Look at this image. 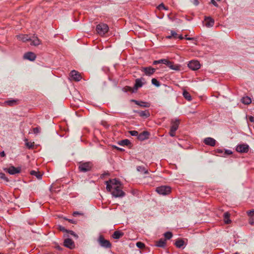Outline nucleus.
<instances>
[{
    "instance_id": "obj_1",
    "label": "nucleus",
    "mask_w": 254,
    "mask_h": 254,
    "mask_svg": "<svg viewBox=\"0 0 254 254\" xmlns=\"http://www.w3.org/2000/svg\"><path fill=\"white\" fill-rule=\"evenodd\" d=\"M106 189L115 197H123L125 193L121 190V183L117 179L110 180L106 182Z\"/></svg>"
},
{
    "instance_id": "obj_2",
    "label": "nucleus",
    "mask_w": 254,
    "mask_h": 254,
    "mask_svg": "<svg viewBox=\"0 0 254 254\" xmlns=\"http://www.w3.org/2000/svg\"><path fill=\"white\" fill-rule=\"evenodd\" d=\"M93 166V164L91 162H80L79 163L78 169L80 172H87L90 171Z\"/></svg>"
},
{
    "instance_id": "obj_3",
    "label": "nucleus",
    "mask_w": 254,
    "mask_h": 254,
    "mask_svg": "<svg viewBox=\"0 0 254 254\" xmlns=\"http://www.w3.org/2000/svg\"><path fill=\"white\" fill-rule=\"evenodd\" d=\"M96 29L98 34L101 36H103L108 32L109 27L106 24L101 23L96 26Z\"/></svg>"
},
{
    "instance_id": "obj_4",
    "label": "nucleus",
    "mask_w": 254,
    "mask_h": 254,
    "mask_svg": "<svg viewBox=\"0 0 254 254\" xmlns=\"http://www.w3.org/2000/svg\"><path fill=\"white\" fill-rule=\"evenodd\" d=\"M97 242L99 245L104 248L109 249L112 247V244L110 242L107 240L105 239L102 235H100L97 239Z\"/></svg>"
},
{
    "instance_id": "obj_5",
    "label": "nucleus",
    "mask_w": 254,
    "mask_h": 254,
    "mask_svg": "<svg viewBox=\"0 0 254 254\" xmlns=\"http://www.w3.org/2000/svg\"><path fill=\"white\" fill-rule=\"evenodd\" d=\"M156 191L161 195H168L171 191V188L169 186H161L156 188Z\"/></svg>"
},
{
    "instance_id": "obj_6",
    "label": "nucleus",
    "mask_w": 254,
    "mask_h": 254,
    "mask_svg": "<svg viewBox=\"0 0 254 254\" xmlns=\"http://www.w3.org/2000/svg\"><path fill=\"white\" fill-rule=\"evenodd\" d=\"M249 149V146L245 143L238 144L236 148V151L240 153H247Z\"/></svg>"
},
{
    "instance_id": "obj_7",
    "label": "nucleus",
    "mask_w": 254,
    "mask_h": 254,
    "mask_svg": "<svg viewBox=\"0 0 254 254\" xmlns=\"http://www.w3.org/2000/svg\"><path fill=\"white\" fill-rule=\"evenodd\" d=\"M3 170L10 175H15L20 173L21 169L20 168H15L11 166L8 168H4Z\"/></svg>"
},
{
    "instance_id": "obj_8",
    "label": "nucleus",
    "mask_w": 254,
    "mask_h": 254,
    "mask_svg": "<svg viewBox=\"0 0 254 254\" xmlns=\"http://www.w3.org/2000/svg\"><path fill=\"white\" fill-rule=\"evenodd\" d=\"M188 67L193 70H196L200 67V64L197 61H191L188 64Z\"/></svg>"
},
{
    "instance_id": "obj_9",
    "label": "nucleus",
    "mask_w": 254,
    "mask_h": 254,
    "mask_svg": "<svg viewBox=\"0 0 254 254\" xmlns=\"http://www.w3.org/2000/svg\"><path fill=\"white\" fill-rule=\"evenodd\" d=\"M141 70L144 72L145 75L150 76L155 72L156 70L155 68L151 66H149L143 67Z\"/></svg>"
},
{
    "instance_id": "obj_10",
    "label": "nucleus",
    "mask_w": 254,
    "mask_h": 254,
    "mask_svg": "<svg viewBox=\"0 0 254 254\" xmlns=\"http://www.w3.org/2000/svg\"><path fill=\"white\" fill-rule=\"evenodd\" d=\"M70 75L72 79L76 81H79L81 79V76L80 73L74 70L70 72Z\"/></svg>"
},
{
    "instance_id": "obj_11",
    "label": "nucleus",
    "mask_w": 254,
    "mask_h": 254,
    "mask_svg": "<svg viewBox=\"0 0 254 254\" xmlns=\"http://www.w3.org/2000/svg\"><path fill=\"white\" fill-rule=\"evenodd\" d=\"M64 246L70 249H72L74 248V243L71 239L66 238L64 241Z\"/></svg>"
},
{
    "instance_id": "obj_12",
    "label": "nucleus",
    "mask_w": 254,
    "mask_h": 254,
    "mask_svg": "<svg viewBox=\"0 0 254 254\" xmlns=\"http://www.w3.org/2000/svg\"><path fill=\"white\" fill-rule=\"evenodd\" d=\"M180 124V121L178 119L172 120L171 121V126L170 129L176 131L178 127Z\"/></svg>"
},
{
    "instance_id": "obj_13",
    "label": "nucleus",
    "mask_w": 254,
    "mask_h": 254,
    "mask_svg": "<svg viewBox=\"0 0 254 254\" xmlns=\"http://www.w3.org/2000/svg\"><path fill=\"white\" fill-rule=\"evenodd\" d=\"M216 140L211 137H206L204 139V143L210 146H214L216 144Z\"/></svg>"
},
{
    "instance_id": "obj_14",
    "label": "nucleus",
    "mask_w": 254,
    "mask_h": 254,
    "mask_svg": "<svg viewBox=\"0 0 254 254\" xmlns=\"http://www.w3.org/2000/svg\"><path fill=\"white\" fill-rule=\"evenodd\" d=\"M149 133L147 131H144L138 135L137 138L142 141L149 138Z\"/></svg>"
},
{
    "instance_id": "obj_15",
    "label": "nucleus",
    "mask_w": 254,
    "mask_h": 254,
    "mask_svg": "<svg viewBox=\"0 0 254 254\" xmlns=\"http://www.w3.org/2000/svg\"><path fill=\"white\" fill-rule=\"evenodd\" d=\"M36 58V55L32 52H28L24 54V58L27 60H29L31 61H33Z\"/></svg>"
},
{
    "instance_id": "obj_16",
    "label": "nucleus",
    "mask_w": 254,
    "mask_h": 254,
    "mask_svg": "<svg viewBox=\"0 0 254 254\" xmlns=\"http://www.w3.org/2000/svg\"><path fill=\"white\" fill-rule=\"evenodd\" d=\"M205 26L207 27H212L214 24V20L211 17H205Z\"/></svg>"
},
{
    "instance_id": "obj_17",
    "label": "nucleus",
    "mask_w": 254,
    "mask_h": 254,
    "mask_svg": "<svg viewBox=\"0 0 254 254\" xmlns=\"http://www.w3.org/2000/svg\"><path fill=\"white\" fill-rule=\"evenodd\" d=\"M142 80H144L143 78H137L135 80V83L134 86V89L137 90L139 87H141L143 85Z\"/></svg>"
},
{
    "instance_id": "obj_18",
    "label": "nucleus",
    "mask_w": 254,
    "mask_h": 254,
    "mask_svg": "<svg viewBox=\"0 0 254 254\" xmlns=\"http://www.w3.org/2000/svg\"><path fill=\"white\" fill-rule=\"evenodd\" d=\"M17 39L22 42H26L30 40V38L27 35H17Z\"/></svg>"
},
{
    "instance_id": "obj_19",
    "label": "nucleus",
    "mask_w": 254,
    "mask_h": 254,
    "mask_svg": "<svg viewBox=\"0 0 254 254\" xmlns=\"http://www.w3.org/2000/svg\"><path fill=\"white\" fill-rule=\"evenodd\" d=\"M30 41H31V45L38 46L41 43L40 40L37 37H34L32 39L30 38Z\"/></svg>"
},
{
    "instance_id": "obj_20",
    "label": "nucleus",
    "mask_w": 254,
    "mask_h": 254,
    "mask_svg": "<svg viewBox=\"0 0 254 254\" xmlns=\"http://www.w3.org/2000/svg\"><path fill=\"white\" fill-rule=\"evenodd\" d=\"M124 235V233L119 231H116L112 235V237L115 239H119Z\"/></svg>"
},
{
    "instance_id": "obj_21",
    "label": "nucleus",
    "mask_w": 254,
    "mask_h": 254,
    "mask_svg": "<svg viewBox=\"0 0 254 254\" xmlns=\"http://www.w3.org/2000/svg\"><path fill=\"white\" fill-rule=\"evenodd\" d=\"M155 246L158 247L164 248L166 246V240L160 239L156 242Z\"/></svg>"
},
{
    "instance_id": "obj_22",
    "label": "nucleus",
    "mask_w": 254,
    "mask_h": 254,
    "mask_svg": "<svg viewBox=\"0 0 254 254\" xmlns=\"http://www.w3.org/2000/svg\"><path fill=\"white\" fill-rule=\"evenodd\" d=\"M230 216V214L228 212H226L224 213V215H223L224 221L225 223H226V224L230 223L231 221L229 218Z\"/></svg>"
},
{
    "instance_id": "obj_23",
    "label": "nucleus",
    "mask_w": 254,
    "mask_h": 254,
    "mask_svg": "<svg viewBox=\"0 0 254 254\" xmlns=\"http://www.w3.org/2000/svg\"><path fill=\"white\" fill-rule=\"evenodd\" d=\"M139 115L144 118H147L150 116V114L148 111H142L138 112Z\"/></svg>"
},
{
    "instance_id": "obj_24",
    "label": "nucleus",
    "mask_w": 254,
    "mask_h": 254,
    "mask_svg": "<svg viewBox=\"0 0 254 254\" xmlns=\"http://www.w3.org/2000/svg\"><path fill=\"white\" fill-rule=\"evenodd\" d=\"M136 170H137V171L141 173H143V174H148V171L147 169H146L143 166H137L136 167Z\"/></svg>"
},
{
    "instance_id": "obj_25",
    "label": "nucleus",
    "mask_w": 254,
    "mask_h": 254,
    "mask_svg": "<svg viewBox=\"0 0 254 254\" xmlns=\"http://www.w3.org/2000/svg\"><path fill=\"white\" fill-rule=\"evenodd\" d=\"M241 101L244 104L249 105L252 102V100L250 97L246 96L242 98Z\"/></svg>"
},
{
    "instance_id": "obj_26",
    "label": "nucleus",
    "mask_w": 254,
    "mask_h": 254,
    "mask_svg": "<svg viewBox=\"0 0 254 254\" xmlns=\"http://www.w3.org/2000/svg\"><path fill=\"white\" fill-rule=\"evenodd\" d=\"M30 174L31 175L35 176L38 179L40 180L42 179V175H41L39 172H37L35 170H32L30 172Z\"/></svg>"
},
{
    "instance_id": "obj_27",
    "label": "nucleus",
    "mask_w": 254,
    "mask_h": 254,
    "mask_svg": "<svg viewBox=\"0 0 254 254\" xmlns=\"http://www.w3.org/2000/svg\"><path fill=\"white\" fill-rule=\"evenodd\" d=\"M136 105H138L141 107H149L150 104L149 103L145 102H138L137 101H134Z\"/></svg>"
},
{
    "instance_id": "obj_28",
    "label": "nucleus",
    "mask_w": 254,
    "mask_h": 254,
    "mask_svg": "<svg viewBox=\"0 0 254 254\" xmlns=\"http://www.w3.org/2000/svg\"><path fill=\"white\" fill-rule=\"evenodd\" d=\"M168 67H169L172 69L174 70H178V66L177 65H174L173 63L171 61H168V63L166 65Z\"/></svg>"
},
{
    "instance_id": "obj_29",
    "label": "nucleus",
    "mask_w": 254,
    "mask_h": 254,
    "mask_svg": "<svg viewBox=\"0 0 254 254\" xmlns=\"http://www.w3.org/2000/svg\"><path fill=\"white\" fill-rule=\"evenodd\" d=\"M183 94L184 98L186 99L187 100L189 101L191 100V97L188 92H187V91H184Z\"/></svg>"
},
{
    "instance_id": "obj_30",
    "label": "nucleus",
    "mask_w": 254,
    "mask_h": 254,
    "mask_svg": "<svg viewBox=\"0 0 254 254\" xmlns=\"http://www.w3.org/2000/svg\"><path fill=\"white\" fill-rule=\"evenodd\" d=\"M184 244V242L182 240H178L175 242V245L177 248H181Z\"/></svg>"
},
{
    "instance_id": "obj_31",
    "label": "nucleus",
    "mask_w": 254,
    "mask_h": 254,
    "mask_svg": "<svg viewBox=\"0 0 254 254\" xmlns=\"http://www.w3.org/2000/svg\"><path fill=\"white\" fill-rule=\"evenodd\" d=\"M25 141H26V146L29 148V149H31L34 146V142H28V140L27 139H26L25 140Z\"/></svg>"
},
{
    "instance_id": "obj_32",
    "label": "nucleus",
    "mask_w": 254,
    "mask_h": 254,
    "mask_svg": "<svg viewBox=\"0 0 254 254\" xmlns=\"http://www.w3.org/2000/svg\"><path fill=\"white\" fill-rule=\"evenodd\" d=\"M151 82L152 84L154 85L156 87H159L160 85V82L156 78H152Z\"/></svg>"
},
{
    "instance_id": "obj_33",
    "label": "nucleus",
    "mask_w": 254,
    "mask_h": 254,
    "mask_svg": "<svg viewBox=\"0 0 254 254\" xmlns=\"http://www.w3.org/2000/svg\"><path fill=\"white\" fill-rule=\"evenodd\" d=\"M5 104L9 106H12L16 103L15 100H10L5 101Z\"/></svg>"
},
{
    "instance_id": "obj_34",
    "label": "nucleus",
    "mask_w": 254,
    "mask_h": 254,
    "mask_svg": "<svg viewBox=\"0 0 254 254\" xmlns=\"http://www.w3.org/2000/svg\"><path fill=\"white\" fill-rule=\"evenodd\" d=\"M0 179L4 180L6 182L9 181L8 178L5 176V174L3 173H0Z\"/></svg>"
},
{
    "instance_id": "obj_35",
    "label": "nucleus",
    "mask_w": 254,
    "mask_h": 254,
    "mask_svg": "<svg viewBox=\"0 0 254 254\" xmlns=\"http://www.w3.org/2000/svg\"><path fill=\"white\" fill-rule=\"evenodd\" d=\"M130 143V141L128 139H124L121 141V143H120L122 145H126L127 146Z\"/></svg>"
},
{
    "instance_id": "obj_36",
    "label": "nucleus",
    "mask_w": 254,
    "mask_h": 254,
    "mask_svg": "<svg viewBox=\"0 0 254 254\" xmlns=\"http://www.w3.org/2000/svg\"><path fill=\"white\" fill-rule=\"evenodd\" d=\"M164 236L166 239L169 240L172 237L173 235L171 232H167L164 234Z\"/></svg>"
},
{
    "instance_id": "obj_37",
    "label": "nucleus",
    "mask_w": 254,
    "mask_h": 254,
    "mask_svg": "<svg viewBox=\"0 0 254 254\" xmlns=\"http://www.w3.org/2000/svg\"><path fill=\"white\" fill-rule=\"evenodd\" d=\"M41 131V128L40 127H36L35 128H33V131L34 134H37L38 133H40Z\"/></svg>"
},
{
    "instance_id": "obj_38",
    "label": "nucleus",
    "mask_w": 254,
    "mask_h": 254,
    "mask_svg": "<svg viewBox=\"0 0 254 254\" xmlns=\"http://www.w3.org/2000/svg\"><path fill=\"white\" fill-rule=\"evenodd\" d=\"M136 246L139 249H143L145 247V245L141 242H138L136 243Z\"/></svg>"
},
{
    "instance_id": "obj_39",
    "label": "nucleus",
    "mask_w": 254,
    "mask_h": 254,
    "mask_svg": "<svg viewBox=\"0 0 254 254\" xmlns=\"http://www.w3.org/2000/svg\"><path fill=\"white\" fill-rule=\"evenodd\" d=\"M171 36H168L167 37L168 38L170 39V38H171L173 37H174V38H177V33L175 31H171Z\"/></svg>"
},
{
    "instance_id": "obj_40",
    "label": "nucleus",
    "mask_w": 254,
    "mask_h": 254,
    "mask_svg": "<svg viewBox=\"0 0 254 254\" xmlns=\"http://www.w3.org/2000/svg\"><path fill=\"white\" fill-rule=\"evenodd\" d=\"M129 133L132 136H137L138 137V133L136 130L129 131Z\"/></svg>"
},
{
    "instance_id": "obj_41",
    "label": "nucleus",
    "mask_w": 254,
    "mask_h": 254,
    "mask_svg": "<svg viewBox=\"0 0 254 254\" xmlns=\"http://www.w3.org/2000/svg\"><path fill=\"white\" fill-rule=\"evenodd\" d=\"M158 8L159 10H161V9L167 10L168 9V8L167 7H166V6L163 3L159 4V6H158Z\"/></svg>"
},
{
    "instance_id": "obj_42",
    "label": "nucleus",
    "mask_w": 254,
    "mask_h": 254,
    "mask_svg": "<svg viewBox=\"0 0 254 254\" xmlns=\"http://www.w3.org/2000/svg\"><path fill=\"white\" fill-rule=\"evenodd\" d=\"M247 214L249 217H253L254 216V209L247 211Z\"/></svg>"
},
{
    "instance_id": "obj_43",
    "label": "nucleus",
    "mask_w": 254,
    "mask_h": 254,
    "mask_svg": "<svg viewBox=\"0 0 254 254\" xmlns=\"http://www.w3.org/2000/svg\"><path fill=\"white\" fill-rule=\"evenodd\" d=\"M67 233H68V234L73 236L75 238H78L77 235L72 231H68L67 230Z\"/></svg>"
},
{
    "instance_id": "obj_44",
    "label": "nucleus",
    "mask_w": 254,
    "mask_h": 254,
    "mask_svg": "<svg viewBox=\"0 0 254 254\" xmlns=\"http://www.w3.org/2000/svg\"><path fill=\"white\" fill-rule=\"evenodd\" d=\"M72 215L73 216L76 217L77 215H83V213H82L81 212H79L78 211H74L73 212Z\"/></svg>"
},
{
    "instance_id": "obj_45",
    "label": "nucleus",
    "mask_w": 254,
    "mask_h": 254,
    "mask_svg": "<svg viewBox=\"0 0 254 254\" xmlns=\"http://www.w3.org/2000/svg\"><path fill=\"white\" fill-rule=\"evenodd\" d=\"M250 219H249V223L251 224V225H253L254 224V217H250Z\"/></svg>"
},
{
    "instance_id": "obj_46",
    "label": "nucleus",
    "mask_w": 254,
    "mask_h": 254,
    "mask_svg": "<svg viewBox=\"0 0 254 254\" xmlns=\"http://www.w3.org/2000/svg\"><path fill=\"white\" fill-rule=\"evenodd\" d=\"M160 61H161V64H163L167 65L168 60H167V59H161V60H160Z\"/></svg>"
},
{
    "instance_id": "obj_47",
    "label": "nucleus",
    "mask_w": 254,
    "mask_h": 254,
    "mask_svg": "<svg viewBox=\"0 0 254 254\" xmlns=\"http://www.w3.org/2000/svg\"><path fill=\"white\" fill-rule=\"evenodd\" d=\"M175 132L176 131L170 129V132H169L170 135L171 136H173V137L175 136Z\"/></svg>"
},
{
    "instance_id": "obj_48",
    "label": "nucleus",
    "mask_w": 254,
    "mask_h": 254,
    "mask_svg": "<svg viewBox=\"0 0 254 254\" xmlns=\"http://www.w3.org/2000/svg\"><path fill=\"white\" fill-rule=\"evenodd\" d=\"M211 3L216 7L218 6V3L216 2L215 0H211Z\"/></svg>"
},
{
    "instance_id": "obj_49",
    "label": "nucleus",
    "mask_w": 254,
    "mask_h": 254,
    "mask_svg": "<svg viewBox=\"0 0 254 254\" xmlns=\"http://www.w3.org/2000/svg\"><path fill=\"white\" fill-rule=\"evenodd\" d=\"M124 89L126 90V91H132V88L129 86H126ZM132 92H134V91H132Z\"/></svg>"
},
{
    "instance_id": "obj_50",
    "label": "nucleus",
    "mask_w": 254,
    "mask_h": 254,
    "mask_svg": "<svg viewBox=\"0 0 254 254\" xmlns=\"http://www.w3.org/2000/svg\"><path fill=\"white\" fill-rule=\"evenodd\" d=\"M59 229L61 230V231H62L63 232H66L67 233V230H66L64 227L63 226H59Z\"/></svg>"
},
{
    "instance_id": "obj_51",
    "label": "nucleus",
    "mask_w": 254,
    "mask_h": 254,
    "mask_svg": "<svg viewBox=\"0 0 254 254\" xmlns=\"http://www.w3.org/2000/svg\"><path fill=\"white\" fill-rule=\"evenodd\" d=\"M232 153V152L230 150H225V153H224V154H226V155H230Z\"/></svg>"
},
{
    "instance_id": "obj_52",
    "label": "nucleus",
    "mask_w": 254,
    "mask_h": 254,
    "mask_svg": "<svg viewBox=\"0 0 254 254\" xmlns=\"http://www.w3.org/2000/svg\"><path fill=\"white\" fill-rule=\"evenodd\" d=\"M69 222L72 224H76V222L72 219H66Z\"/></svg>"
},
{
    "instance_id": "obj_53",
    "label": "nucleus",
    "mask_w": 254,
    "mask_h": 254,
    "mask_svg": "<svg viewBox=\"0 0 254 254\" xmlns=\"http://www.w3.org/2000/svg\"><path fill=\"white\" fill-rule=\"evenodd\" d=\"M249 120L251 122H254V117L253 116H250L249 117Z\"/></svg>"
},
{
    "instance_id": "obj_54",
    "label": "nucleus",
    "mask_w": 254,
    "mask_h": 254,
    "mask_svg": "<svg viewBox=\"0 0 254 254\" xmlns=\"http://www.w3.org/2000/svg\"><path fill=\"white\" fill-rule=\"evenodd\" d=\"M193 3L195 5H198V4H199V2H198V0H193Z\"/></svg>"
},
{
    "instance_id": "obj_55",
    "label": "nucleus",
    "mask_w": 254,
    "mask_h": 254,
    "mask_svg": "<svg viewBox=\"0 0 254 254\" xmlns=\"http://www.w3.org/2000/svg\"><path fill=\"white\" fill-rule=\"evenodd\" d=\"M161 64L160 60H158V61H154L153 62V64Z\"/></svg>"
},
{
    "instance_id": "obj_56",
    "label": "nucleus",
    "mask_w": 254,
    "mask_h": 254,
    "mask_svg": "<svg viewBox=\"0 0 254 254\" xmlns=\"http://www.w3.org/2000/svg\"><path fill=\"white\" fill-rule=\"evenodd\" d=\"M5 155V153L4 151H2L0 153V156L1 157H4Z\"/></svg>"
},
{
    "instance_id": "obj_57",
    "label": "nucleus",
    "mask_w": 254,
    "mask_h": 254,
    "mask_svg": "<svg viewBox=\"0 0 254 254\" xmlns=\"http://www.w3.org/2000/svg\"><path fill=\"white\" fill-rule=\"evenodd\" d=\"M186 39L188 40H191L192 39H193V38H190V37H186Z\"/></svg>"
},
{
    "instance_id": "obj_58",
    "label": "nucleus",
    "mask_w": 254,
    "mask_h": 254,
    "mask_svg": "<svg viewBox=\"0 0 254 254\" xmlns=\"http://www.w3.org/2000/svg\"><path fill=\"white\" fill-rule=\"evenodd\" d=\"M178 38L180 39V40H182L184 39V37H183L182 35H180Z\"/></svg>"
},
{
    "instance_id": "obj_59",
    "label": "nucleus",
    "mask_w": 254,
    "mask_h": 254,
    "mask_svg": "<svg viewBox=\"0 0 254 254\" xmlns=\"http://www.w3.org/2000/svg\"><path fill=\"white\" fill-rule=\"evenodd\" d=\"M217 152H219V153H222L223 151L221 150L218 149L217 150Z\"/></svg>"
}]
</instances>
